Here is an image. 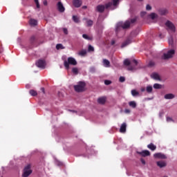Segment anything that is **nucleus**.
<instances>
[{"mask_svg": "<svg viewBox=\"0 0 177 177\" xmlns=\"http://www.w3.org/2000/svg\"><path fill=\"white\" fill-rule=\"evenodd\" d=\"M156 164L159 168H164L165 167H167V162L164 160L158 161Z\"/></svg>", "mask_w": 177, "mask_h": 177, "instance_id": "2eb2a0df", "label": "nucleus"}, {"mask_svg": "<svg viewBox=\"0 0 177 177\" xmlns=\"http://www.w3.org/2000/svg\"><path fill=\"white\" fill-rule=\"evenodd\" d=\"M73 4L75 8H81V6L82 5V0H73Z\"/></svg>", "mask_w": 177, "mask_h": 177, "instance_id": "9d476101", "label": "nucleus"}, {"mask_svg": "<svg viewBox=\"0 0 177 177\" xmlns=\"http://www.w3.org/2000/svg\"><path fill=\"white\" fill-rule=\"evenodd\" d=\"M36 6H37V9H39V8H41V6H39V2L36 3Z\"/></svg>", "mask_w": 177, "mask_h": 177, "instance_id": "6e6d98bb", "label": "nucleus"}, {"mask_svg": "<svg viewBox=\"0 0 177 177\" xmlns=\"http://www.w3.org/2000/svg\"><path fill=\"white\" fill-rule=\"evenodd\" d=\"M175 55V50L171 49L167 51V53H165L162 56V59L163 60H169V59H172L174 55Z\"/></svg>", "mask_w": 177, "mask_h": 177, "instance_id": "20e7f679", "label": "nucleus"}, {"mask_svg": "<svg viewBox=\"0 0 177 177\" xmlns=\"http://www.w3.org/2000/svg\"><path fill=\"white\" fill-rule=\"evenodd\" d=\"M155 158H160L161 160H167V156L162 153H156L153 155Z\"/></svg>", "mask_w": 177, "mask_h": 177, "instance_id": "6e6552de", "label": "nucleus"}, {"mask_svg": "<svg viewBox=\"0 0 177 177\" xmlns=\"http://www.w3.org/2000/svg\"><path fill=\"white\" fill-rule=\"evenodd\" d=\"M120 132V133H125V132H127V123L124 122L121 124Z\"/></svg>", "mask_w": 177, "mask_h": 177, "instance_id": "ddd939ff", "label": "nucleus"}, {"mask_svg": "<svg viewBox=\"0 0 177 177\" xmlns=\"http://www.w3.org/2000/svg\"><path fill=\"white\" fill-rule=\"evenodd\" d=\"M88 50V52H93L95 50V48H93V46L89 45Z\"/></svg>", "mask_w": 177, "mask_h": 177, "instance_id": "ea45409f", "label": "nucleus"}, {"mask_svg": "<svg viewBox=\"0 0 177 177\" xmlns=\"http://www.w3.org/2000/svg\"><path fill=\"white\" fill-rule=\"evenodd\" d=\"M86 6H84L83 7H82V9H86Z\"/></svg>", "mask_w": 177, "mask_h": 177, "instance_id": "e2e57ef3", "label": "nucleus"}, {"mask_svg": "<svg viewBox=\"0 0 177 177\" xmlns=\"http://www.w3.org/2000/svg\"><path fill=\"white\" fill-rule=\"evenodd\" d=\"M133 63L135 64V66H138V61H136V59H133Z\"/></svg>", "mask_w": 177, "mask_h": 177, "instance_id": "864d4df0", "label": "nucleus"}, {"mask_svg": "<svg viewBox=\"0 0 177 177\" xmlns=\"http://www.w3.org/2000/svg\"><path fill=\"white\" fill-rule=\"evenodd\" d=\"M131 95H132V96H139V93L136 91V90H135V89H133V90H131Z\"/></svg>", "mask_w": 177, "mask_h": 177, "instance_id": "7c9ffc66", "label": "nucleus"}, {"mask_svg": "<svg viewBox=\"0 0 177 177\" xmlns=\"http://www.w3.org/2000/svg\"><path fill=\"white\" fill-rule=\"evenodd\" d=\"M35 3H38L39 1L38 0H34Z\"/></svg>", "mask_w": 177, "mask_h": 177, "instance_id": "680f3d73", "label": "nucleus"}, {"mask_svg": "<svg viewBox=\"0 0 177 177\" xmlns=\"http://www.w3.org/2000/svg\"><path fill=\"white\" fill-rule=\"evenodd\" d=\"M145 15H146V12H141V16L142 17L145 16Z\"/></svg>", "mask_w": 177, "mask_h": 177, "instance_id": "bf43d9fd", "label": "nucleus"}, {"mask_svg": "<svg viewBox=\"0 0 177 177\" xmlns=\"http://www.w3.org/2000/svg\"><path fill=\"white\" fill-rule=\"evenodd\" d=\"M104 9H106V7L103 5H98L96 7L97 12H99V13H103L104 12Z\"/></svg>", "mask_w": 177, "mask_h": 177, "instance_id": "4468645a", "label": "nucleus"}, {"mask_svg": "<svg viewBox=\"0 0 177 177\" xmlns=\"http://www.w3.org/2000/svg\"><path fill=\"white\" fill-rule=\"evenodd\" d=\"M129 27H131V21H126L124 23L119 22L116 26V32H118L120 28L125 30L127 28H129Z\"/></svg>", "mask_w": 177, "mask_h": 177, "instance_id": "f03ea898", "label": "nucleus"}, {"mask_svg": "<svg viewBox=\"0 0 177 177\" xmlns=\"http://www.w3.org/2000/svg\"><path fill=\"white\" fill-rule=\"evenodd\" d=\"M138 154H140V156H142V157H149L150 156V151L147 150H144L141 152H137Z\"/></svg>", "mask_w": 177, "mask_h": 177, "instance_id": "f8f14e48", "label": "nucleus"}, {"mask_svg": "<svg viewBox=\"0 0 177 177\" xmlns=\"http://www.w3.org/2000/svg\"><path fill=\"white\" fill-rule=\"evenodd\" d=\"M153 88L154 89H161V88H162V86L160 84H153Z\"/></svg>", "mask_w": 177, "mask_h": 177, "instance_id": "c85d7f7f", "label": "nucleus"}, {"mask_svg": "<svg viewBox=\"0 0 177 177\" xmlns=\"http://www.w3.org/2000/svg\"><path fill=\"white\" fill-rule=\"evenodd\" d=\"M175 97V95L172 93H168L165 95V99L169 100V99H174Z\"/></svg>", "mask_w": 177, "mask_h": 177, "instance_id": "aec40b11", "label": "nucleus"}, {"mask_svg": "<svg viewBox=\"0 0 177 177\" xmlns=\"http://www.w3.org/2000/svg\"><path fill=\"white\" fill-rule=\"evenodd\" d=\"M128 70L129 71H133V70H136V67L135 66H129L128 67Z\"/></svg>", "mask_w": 177, "mask_h": 177, "instance_id": "58836bf2", "label": "nucleus"}, {"mask_svg": "<svg viewBox=\"0 0 177 177\" xmlns=\"http://www.w3.org/2000/svg\"><path fill=\"white\" fill-rule=\"evenodd\" d=\"M149 16L152 20H154V19H156V17H158V15H157V14L154 12L151 13Z\"/></svg>", "mask_w": 177, "mask_h": 177, "instance_id": "2f4dec72", "label": "nucleus"}, {"mask_svg": "<svg viewBox=\"0 0 177 177\" xmlns=\"http://www.w3.org/2000/svg\"><path fill=\"white\" fill-rule=\"evenodd\" d=\"M169 45L171 46V48H174V37L170 36L169 38Z\"/></svg>", "mask_w": 177, "mask_h": 177, "instance_id": "b1692460", "label": "nucleus"}, {"mask_svg": "<svg viewBox=\"0 0 177 177\" xmlns=\"http://www.w3.org/2000/svg\"><path fill=\"white\" fill-rule=\"evenodd\" d=\"M105 85H110L111 84V81L110 80H105L104 81Z\"/></svg>", "mask_w": 177, "mask_h": 177, "instance_id": "a18cd8bd", "label": "nucleus"}, {"mask_svg": "<svg viewBox=\"0 0 177 177\" xmlns=\"http://www.w3.org/2000/svg\"><path fill=\"white\" fill-rule=\"evenodd\" d=\"M77 64H78V62L73 57H68L67 60H65L64 62V66L66 70H70V65L77 66Z\"/></svg>", "mask_w": 177, "mask_h": 177, "instance_id": "f257e3e1", "label": "nucleus"}, {"mask_svg": "<svg viewBox=\"0 0 177 177\" xmlns=\"http://www.w3.org/2000/svg\"><path fill=\"white\" fill-rule=\"evenodd\" d=\"M36 66L39 68H45V61L39 59L36 62Z\"/></svg>", "mask_w": 177, "mask_h": 177, "instance_id": "1a4fd4ad", "label": "nucleus"}, {"mask_svg": "<svg viewBox=\"0 0 177 177\" xmlns=\"http://www.w3.org/2000/svg\"><path fill=\"white\" fill-rule=\"evenodd\" d=\"M124 113H126V114H129V113H131V110H129V109H125V110H124Z\"/></svg>", "mask_w": 177, "mask_h": 177, "instance_id": "603ef678", "label": "nucleus"}, {"mask_svg": "<svg viewBox=\"0 0 177 177\" xmlns=\"http://www.w3.org/2000/svg\"><path fill=\"white\" fill-rule=\"evenodd\" d=\"M162 115H164V111H161L160 113H159V117L160 118H162Z\"/></svg>", "mask_w": 177, "mask_h": 177, "instance_id": "de8ad7c7", "label": "nucleus"}, {"mask_svg": "<svg viewBox=\"0 0 177 177\" xmlns=\"http://www.w3.org/2000/svg\"><path fill=\"white\" fill-rule=\"evenodd\" d=\"M56 49L59 50V49H64V46H63V44H58L56 46Z\"/></svg>", "mask_w": 177, "mask_h": 177, "instance_id": "e433bc0d", "label": "nucleus"}, {"mask_svg": "<svg viewBox=\"0 0 177 177\" xmlns=\"http://www.w3.org/2000/svg\"><path fill=\"white\" fill-rule=\"evenodd\" d=\"M130 24H133V23H135V21H136V19H131L130 21Z\"/></svg>", "mask_w": 177, "mask_h": 177, "instance_id": "8fccbe9b", "label": "nucleus"}, {"mask_svg": "<svg viewBox=\"0 0 177 177\" xmlns=\"http://www.w3.org/2000/svg\"><path fill=\"white\" fill-rule=\"evenodd\" d=\"M119 81H120V82H125V77H123V76H121V77L119 78Z\"/></svg>", "mask_w": 177, "mask_h": 177, "instance_id": "79ce46f5", "label": "nucleus"}, {"mask_svg": "<svg viewBox=\"0 0 177 177\" xmlns=\"http://www.w3.org/2000/svg\"><path fill=\"white\" fill-rule=\"evenodd\" d=\"M156 66V62L153 61H149L148 63V67H154Z\"/></svg>", "mask_w": 177, "mask_h": 177, "instance_id": "c9c22d12", "label": "nucleus"}, {"mask_svg": "<svg viewBox=\"0 0 177 177\" xmlns=\"http://www.w3.org/2000/svg\"><path fill=\"white\" fill-rule=\"evenodd\" d=\"M146 10H151V6L149 4H147V6H146Z\"/></svg>", "mask_w": 177, "mask_h": 177, "instance_id": "49530a36", "label": "nucleus"}, {"mask_svg": "<svg viewBox=\"0 0 177 177\" xmlns=\"http://www.w3.org/2000/svg\"><path fill=\"white\" fill-rule=\"evenodd\" d=\"M171 121H172V118H169V117H167V122H171Z\"/></svg>", "mask_w": 177, "mask_h": 177, "instance_id": "3c124183", "label": "nucleus"}, {"mask_svg": "<svg viewBox=\"0 0 177 177\" xmlns=\"http://www.w3.org/2000/svg\"><path fill=\"white\" fill-rule=\"evenodd\" d=\"M147 92L148 93H151V92H153V86H148L147 87Z\"/></svg>", "mask_w": 177, "mask_h": 177, "instance_id": "f704fd0d", "label": "nucleus"}, {"mask_svg": "<svg viewBox=\"0 0 177 177\" xmlns=\"http://www.w3.org/2000/svg\"><path fill=\"white\" fill-rule=\"evenodd\" d=\"M129 44H131V39H127L125 41H124L122 44L121 48H125V46H128V45H129Z\"/></svg>", "mask_w": 177, "mask_h": 177, "instance_id": "f3484780", "label": "nucleus"}, {"mask_svg": "<svg viewBox=\"0 0 177 177\" xmlns=\"http://www.w3.org/2000/svg\"><path fill=\"white\" fill-rule=\"evenodd\" d=\"M123 64L127 66H131V61L129 59H126L124 60Z\"/></svg>", "mask_w": 177, "mask_h": 177, "instance_id": "bb28decb", "label": "nucleus"}, {"mask_svg": "<svg viewBox=\"0 0 177 177\" xmlns=\"http://www.w3.org/2000/svg\"><path fill=\"white\" fill-rule=\"evenodd\" d=\"M72 73L75 75H78V68L74 67L72 68Z\"/></svg>", "mask_w": 177, "mask_h": 177, "instance_id": "cd10ccee", "label": "nucleus"}, {"mask_svg": "<svg viewBox=\"0 0 177 177\" xmlns=\"http://www.w3.org/2000/svg\"><path fill=\"white\" fill-rule=\"evenodd\" d=\"M63 32H64V33L66 35H67V34H68V30L67 28H64Z\"/></svg>", "mask_w": 177, "mask_h": 177, "instance_id": "c03bdc74", "label": "nucleus"}, {"mask_svg": "<svg viewBox=\"0 0 177 177\" xmlns=\"http://www.w3.org/2000/svg\"><path fill=\"white\" fill-rule=\"evenodd\" d=\"M30 42L32 45H34L37 42V37H35V36H32L30 38Z\"/></svg>", "mask_w": 177, "mask_h": 177, "instance_id": "4be33fe9", "label": "nucleus"}, {"mask_svg": "<svg viewBox=\"0 0 177 177\" xmlns=\"http://www.w3.org/2000/svg\"><path fill=\"white\" fill-rule=\"evenodd\" d=\"M73 20L75 23H79L80 22V18L78 17L73 15Z\"/></svg>", "mask_w": 177, "mask_h": 177, "instance_id": "72a5a7b5", "label": "nucleus"}, {"mask_svg": "<svg viewBox=\"0 0 177 177\" xmlns=\"http://www.w3.org/2000/svg\"><path fill=\"white\" fill-rule=\"evenodd\" d=\"M140 161H141V162H142V164L143 165H146V160H145V159L141 158V159H140Z\"/></svg>", "mask_w": 177, "mask_h": 177, "instance_id": "09e8293b", "label": "nucleus"}, {"mask_svg": "<svg viewBox=\"0 0 177 177\" xmlns=\"http://www.w3.org/2000/svg\"><path fill=\"white\" fill-rule=\"evenodd\" d=\"M41 92H43L44 93H45V88L41 87Z\"/></svg>", "mask_w": 177, "mask_h": 177, "instance_id": "4d7b16f0", "label": "nucleus"}, {"mask_svg": "<svg viewBox=\"0 0 177 177\" xmlns=\"http://www.w3.org/2000/svg\"><path fill=\"white\" fill-rule=\"evenodd\" d=\"M86 86V84L85 82H79L77 85L74 86V89L75 92H84L85 91V87Z\"/></svg>", "mask_w": 177, "mask_h": 177, "instance_id": "7ed1b4c3", "label": "nucleus"}, {"mask_svg": "<svg viewBox=\"0 0 177 177\" xmlns=\"http://www.w3.org/2000/svg\"><path fill=\"white\" fill-rule=\"evenodd\" d=\"M113 6L112 2H109L108 3L105 4L106 9H109V8H111Z\"/></svg>", "mask_w": 177, "mask_h": 177, "instance_id": "4c0bfd02", "label": "nucleus"}, {"mask_svg": "<svg viewBox=\"0 0 177 177\" xmlns=\"http://www.w3.org/2000/svg\"><path fill=\"white\" fill-rule=\"evenodd\" d=\"M82 37L84 39H87V41H92L93 39V37H91V36H88V35L86 34H83L82 35Z\"/></svg>", "mask_w": 177, "mask_h": 177, "instance_id": "412c9836", "label": "nucleus"}, {"mask_svg": "<svg viewBox=\"0 0 177 177\" xmlns=\"http://www.w3.org/2000/svg\"><path fill=\"white\" fill-rule=\"evenodd\" d=\"M80 55L81 56H84V55H86V51L83 50L80 52Z\"/></svg>", "mask_w": 177, "mask_h": 177, "instance_id": "37998d69", "label": "nucleus"}, {"mask_svg": "<svg viewBox=\"0 0 177 177\" xmlns=\"http://www.w3.org/2000/svg\"><path fill=\"white\" fill-rule=\"evenodd\" d=\"M106 99L107 98L106 97H99L97 99V102L99 103V104H104V103H106Z\"/></svg>", "mask_w": 177, "mask_h": 177, "instance_id": "dca6fc26", "label": "nucleus"}, {"mask_svg": "<svg viewBox=\"0 0 177 177\" xmlns=\"http://www.w3.org/2000/svg\"><path fill=\"white\" fill-rule=\"evenodd\" d=\"M160 15H161V16H165V15H167V13H168V10L167 9H160L158 10Z\"/></svg>", "mask_w": 177, "mask_h": 177, "instance_id": "6ab92c4d", "label": "nucleus"}, {"mask_svg": "<svg viewBox=\"0 0 177 177\" xmlns=\"http://www.w3.org/2000/svg\"><path fill=\"white\" fill-rule=\"evenodd\" d=\"M57 9L60 13H64V11L66 10V8H64V6H63V3H62V1H59L57 3Z\"/></svg>", "mask_w": 177, "mask_h": 177, "instance_id": "0eeeda50", "label": "nucleus"}, {"mask_svg": "<svg viewBox=\"0 0 177 177\" xmlns=\"http://www.w3.org/2000/svg\"><path fill=\"white\" fill-rule=\"evenodd\" d=\"M30 26H37L38 24V21L35 19H31L29 21Z\"/></svg>", "mask_w": 177, "mask_h": 177, "instance_id": "a878e982", "label": "nucleus"}, {"mask_svg": "<svg viewBox=\"0 0 177 177\" xmlns=\"http://www.w3.org/2000/svg\"><path fill=\"white\" fill-rule=\"evenodd\" d=\"M29 93L31 96H37V95H38V93L35 90H30Z\"/></svg>", "mask_w": 177, "mask_h": 177, "instance_id": "c756f323", "label": "nucleus"}, {"mask_svg": "<svg viewBox=\"0 0 177 177\" xmlns=\"http://www.w3.org/2000/svg\"><path fill=\"white\" fill-rule=\"evenodd\" d=\"M138 1H139L140 2H142V1H143V0H138Z\"/></svg>", "mask_w": 177, "mask_h": 177, "instance_id": "0e129e2a", "label": "nucleus"}, {"mask_svg": "<svg viewBox=\"0 0 177 177\" xmlns=\"http://www.w3.org/2000/svg\"><path fill=\"white\" fill-rule=\"evenodd\" d=\"M165 26L169 32H175V31H176V28L175 27V25H174V24L171 21H167L165 23Z\"/></svg>", "mask_w": 177, "mask_h": 177, "instance_id": "39448f33", "label": "nucleus"}, {"mask_svg": "<svg viewBox=\"0 0 177 177\" xmlns=\"http://www.w3.org/2000/svg\"><path fill=\"white\" fill-rule=\"evenodd\" d=\"M151 77L153 78V80H160V75L157 73H153Z\"/></svg>", "mask_w": 177, "mask_h": 177, "instance_id": "473e14b6", "label": "nucleus"}, {"mask_svg": "<svg viewBox=\"0 0 177 177\" xmlns=\"http://www.w3.org/2000/svg\"><path fill=\"white\" fill-rule=\"evenodd\" d=\"M103 64L104 66V67H110V61H109V59H103Z\"/></svg>", "mask_w": 177, "mask_h": 177, "instance_id": "5701e85b", "label": "nucleus"}, {"mask_svg": "<svg viewBox=\"0 0 177 177\" xmlns=\"http://www.w3.org/2000/svg\"><path fill=\"white\" fill-rule=\"evenodd\" d=\"M148 149H149V150H151L152 151H154V150H156V149H157V147L156 145H154V144L153 143H150L149 145H147Z\"/></svg>", "mask_w": 177, "mask_h": 177, "instance_id": "a211bd4d", "label": "nucleus"}, {"mask_svg": "<svg viewBox=\"0 0 177 177\" xmlns=\"http://www.w3.org/2000/svg\"><path fill=\"white\" fill-rule=\"evenodd\" d=\"M129 106L132 109H136V102L135 101H131L129 102Z\"/></svg>", "mask_w": 177, "mask_h": 177, "instance_id": "393cba45", "label": "nucleus"}, {"mask_svg": "<svg viewBox=\"0 0 177 177\" xmlns=\"http://www.w3.org/2000/svg\"><path fill=\"white\" fill-rule=\"evenodd\" d=\"M83 20L86 21V26L92 27V26H93V21L91 19H89L88 18H83Z\"/></svg>", "mask_w": 177, "mask_h": 177, "instance_id": "9b49d317", "label": "nucleus"}, {"mask_svg": "<svg viewBox=\"0 0 177 177\" xmlns=\"http://www.w3.org/2000/svg\"><path fill=\"white\" fill-rule=\"evenodd\" d=\"M32 174V170L31 169V165H28L24 169V174L22 175L23 177H28L30 175Z\"/></svg>", "mask_w": 177, "mask_h": 177, "instance_id": "423d86ee", "label": "nucleus"}, {"mask_svg": "<svg viewBox=\"0 0 177 177\" xmlns=\"http://www.w3.org/2000/svg\"><path fill=\"white\" fill-rule=\"evenodd\" d=\"M145 91H146V88H141V92H145Z\"/></svg>", "mask_w": 177, "mask_h": 177, "instance_id": "052dcab7", "label": "nucleus"}, {"mask_svg": "<svg viewBox=\"0 0 177 177\" xmlns=\"http://www.w3.org/2000/svg\"><path fill=\"white\" fill-rule=\"evenodd\" d=\"M119 1L120 0H113L112 5H113V6H117V4L118 3Z\"/></svg>", "mask_w": 177, "mask_h": 177, "instance_id": "a19ab883", "label": "nucleus"}, {"mask_svg": "<svg viewBox=\"0 0 177 177\" xmlns=\"http://www.w3.org/2000/svg\"><path fill=\"white\" fill-rule=\"evenodd\" d=\"M43 3H44V6H46L48 5V1L46 0H44L43 1Z\"/></svg>", "mask_w": 177, "mask_h": 177, "instance_id": "5fc2aeb1", "label": "nucleus"}, {"mask_svg": "<svg viewBox=\"0 0 177 177\" xmlns=\"http://www.w3.org/2000/svg\"><path fill=\"white\" fill-rule=\"evenodd\" d=\"M115 44V40H112L111 41V45H114Z\"/></svg>", "mask_w": 177, "mask_h": 177, "instance_id": "13d9d810", "label": "nucleus"}]
</instances>
